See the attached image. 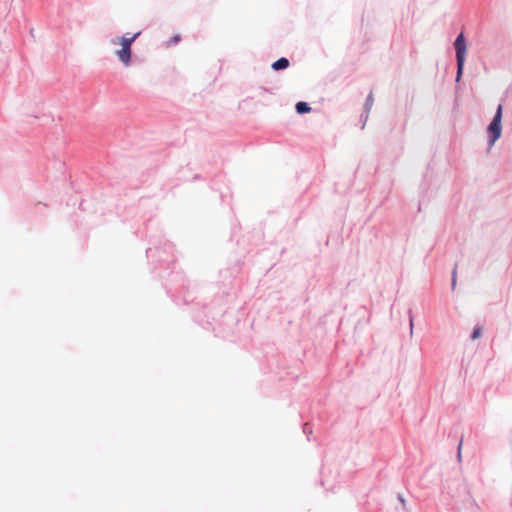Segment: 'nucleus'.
<instances>
[{
    "label": "nucleus",
    "mask_w": 512,
    "mask_h": 512,
    "mask_svg": "<svg viewBox=\"0 0 512 512\" xmlns=\"http://www.w3.org/2000/svg\"><path fill=\"white\" fill-rule=\"evenodd\" d=\"M141 32H137L133 34L130 37L127 36H121L116 37L111 40V43L113 45H120L121 48L118 50H115V55L118 58V60L124 65L129 66L131 64V56H132V49L131 46L133 42L140 36Z\"/></svg>",
    "instance_id": "nucleus-1"
},
{
    "label": "nucleus",
    "mask_w": 512,
    "mask_h": 512,
    "mask_svg": "<svg viewBox=\"0 0 512 512\" xmlns=\"http://www.w3.org/2000/svg\"><path fill=\"white\" fill-rule=\"evenodd\" d=\"M456 52V82H459L464 71V65L466 60L467 42L463 32L459 33L453 43Z\"/></svg>",
    "instance_id": "nucleus-2"
},
{
    "label": "nucleus",
    "mask_w": 512,
    "mask_h": 512,
    "mask_svg": "<svg viewBox=\"0 0 512 512\" xmlns=\"http://www.w3.org/2000/svg\"><path fill=\"white\" fill-rule=\"evenodd\" d=\"M502 105L499 104L494 117L486 128H502Z\"/></svg>",
    "instance_id": "nucleus-3"
},
{
    "label": "nucleus",
    "mask_w": 512,
    "mask_h": 512,
    "mask_svg": "<svg viewBox=\"0 0 512 512\" xmlns=\"http://www.w3.org/2000/svg\"><path fill=\"white\" fill-rule=\"evenodd\" d=\"M373 102H374V98H373V93L370 92L368 94V96L366 97V100L364 102V106H363V109H364V112H365V121H367L368 119V115H369V112L373 106Z\"/></svg>",
    "instance_id": "nucleus-4"
},
{
    "label": "nucleus",
    "mask_w": 512,
    "mask_h": 512,
    "mask_svg": "<svg viewBox=\"0 0 512 512\" xmlns=\"http://www.w3.org/2000/svg\"><path fill=\"white\" fill-rule=\"evenodd\" d=\"M290 65L289 60L286 58H280L272 64L274 70H282L288 68Z\"/></svg>",
    "instance_id": "nucleus-5"
},
{
    "label": "nucleus",
    "mask_w": 512,
    "mask_h": 512,
    "mask_svg": "<svg viewBox=\"0 0 512 512\" xmlns=\"http://www.w3.org/2000/svg\"><path fill=\"white\" fill-rule=\"evenodd\" d=\"M501 136V130H489V146L491 147Z\"/></svg>",
    "instance_id": "nucleus-6"
},
{
    "label": "nucleus",
    "mask_w": 512,
    "mask_h": 512,
    "mask_svg": "<svg viewBox=\"0 0 512 512\" xmlns=\"http://www.w3.org/2000/svg\"><path fill=\"white\" fill-rule=\"evenodd\" d=\"M296 111L299 114L307 113L310 111V107L308 106V103L301 101L296 104Z\"/></svg>",
    "instance_id": "nucleus-7"
},
{
    "label": "nucleus",
    "mask_w": 512,
    "mask_h": 512,
    "mask_svg": "<svg viewBox=\"0 0 512 512\" xmlns=\"http://www.w3.org/2000/svg\"><path fill=\"white\" fill-rule=\"evenodd\" d=\"M181 39V36L179 34H176L174 35L169 41H168V46H172V45H175L177 44Z\"/></svg>",
    "instance_id": "nucleus-8"
},
{
    "label": "nucleus",
    "mask_w": 512,
    "mask_h": 512,
    "mask_svg": "<svg viewBox=\"0 0 512 512\" xmlns=\"http://www.w3.org/2000/svg\"><path fill=\"white\" fill-rule=\"evenodd\" d=\"M482 334V330L481 328H475L473 333H472V339H477L478 337H480Z\"/></svg>",
    "instance_id": "nucleus-9"
},
{
    "label": "nucleus",
    "mask_w": 512,
    "mask_h": 512,
    "mask_svg": "<svg viewBox=\"0 0 512 512\" xmlns=\"http://www.w3.org/2000/svg\"><path fill=\"white\" fill-rule=\"evenodd\" d=\"M456 269H457V268L455 267V268H454V270H453L452 289H454V288H455V285H456V273H457V272H456Z\"/></svg>",
    "instance_id": "nucleus-10"
},
{
    "label": "nucleus",
    "mask_w": 512,
    "mask_h": 512,
    "mask_svg": "<svg viewBox=\"0 0 512 512\" xmlns=\"http://www.w3.org/2000/svg\"><path fill=\"white\" fill-rule=\"evenodd\" d=\"M360 121L362 122V128H364V126L366 125V122H367V121H365V112L364 111L360 115Z\"/></svg>",
    "instance_id": "nucleus-11"
},
{
    "label": "nucleus",
    "mask_w": 512,
    "mask_h": 512,
    "mask_svg": "<svg viewBox=\"0 0 512 512\" xmlns=\"http://www.w3.org/2000/svg\"><path fill=\"white\" fill-rule=\"evenodd\" d=\"M400 500H401V502H402L403 504H405V500H404V498H402V497H401V498H400Z\"/></svg>",
    "instance_id": "nucleus-12"
}]
</instances>
